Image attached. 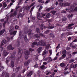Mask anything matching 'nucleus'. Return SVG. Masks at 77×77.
<instances>
[{"instance_id": "nucleus-1", "label": "nucleus", "mask_w": 77, "mask_h": 77, "mask_svg": "<svg viewBox=\"0 0 77 77\" xmlns=\"http://www.w3.org/2000/svg\"><path fill=\"white\" fill-rule=\"evenodd\" d=\"M36 42H34L32 44V48L34 47L35 45H41V46H45V43L42 40H38V39L35 40Z\"/></svg>"}, {"instance_id": "nucleus-2", "label": "nucleus", "mask_w": 77, "mask_h": 77, "mask_svg": "<svg viewBox=\"0 0 77 77\" xmlns=\"http://www.w3.org/2000/svg\"><path fill=\"white\" fill-rule=\"evenodd\" d=\"M76 6V4H73L72 5H71L70 6V9H69L68 11L69 12H76L77 11V7H76L74 9V7Z\"/></svg>"}, {"instance_id": "nucleus-3", "label": "nucleus", "mask_w": 77, "mask_h": 77, "mask_svg": "<svg viewBox=\"0 0 77 77\" xmlns=\"http://www.w3.org/2000/svg\"><path fill=\"white\" fill-rule=\"evenodd\" d=\"M24 53L26 55V56H25V59H28L29 57L28 56H29V55L30 53V51H26L24 52Z\"/></svg>"}, {"instance_id": "nucleus-4", "label": "nucleus", "mask_w": 77, "mask_h": 77, "mask_svg": "<svg viewBox=\"0 0 77 77\" xmlns=\"http://www.w3.org/2000/svg\"><path fill=\"white\" fill-rule=\"evenodd\" d=\"M60 5L61 6H69V5H70V4L69 3L66 2L64 4H63L62 3H61L60 4Z\"/></svg>"}, {"instance_id": "nucleus-5", "label": "nucleus", "mask_w": 77, "mask_h": 77, "mask_svg": "<svg viewBox=\"0 0 77 77\" xmlns=\"http://www.w3.org/2000/svg\"><path fill=\"white\" fill-rule=\"evenodd\" d=\"M7 48L8 50H13L14 48V47L12 46V45H9L8 46Z\"/></svg>"}, {"instance_id": "nucleus-6", "label": "nucleus", "mask_w": 77, "mask_h": 77, "mask_svg": "<svg viewBox=\"0 0 77 77\" xmlns=\"http://www.w3.org/2000/svg\"><path fill=\"white\" fill-rule=\"evenodd\" d=\"M37 16L38 17V18H42V17H43L45 16V14H40V13H38L37 15Z\"/></svg>"}, {"instance_id": "nucleus-7", "label": "nucleus", "mask_w": 77, "mask_h": 77, "mask_svg": "<svg viewBox=\"0 0 77 77\" xmlns=\"http://www.w3.org/2000/svg\"><path fill=\"white\" fill-rule=\"evenodd\" d=\"M17 15V12L14 11V13L11 14L10 17H15Z\"/></svg>"}, {"instance_id": "nucleus-8", "label": "nucleus", "mask_w": 77, "mask_h": 77, "mask_svg": "<svg viewBox=\"0 0 77 77\" xmlns=\"http://www.w3.org/2000/svg\"><path fill=\"white\" fill-rule=\"evenodd\" d=\"M6 43V41L5 39H3L2 41L1 44V46H3L4 44H5Z\"/></svg>"}, {"instance_id": "nucleus-9", "label": "nucleus", "mask_w": 77, "mask_h": 77, "mask_svg": "<svg viewBox=\"0 0 77 77\" xmlns=\"http://www.w3.org/2000/svg\"><path fill=\"white\" fill-rule=\"evenodd\" d=\"M9 54V53L8 52H7V51L6 50H5L4 51V52L3 53V55L4 56H6L8 54Z\"/></svg>"}, {"instance_id": "nucleus-10", "label": "nucleus", "mask_w": 77, "mask_h": 77, "mask_svg": "<svg viewBox=\"0 0 77 77\" xmlns=\"http://www.w3.org/2000/svg\"><path fill=\"white\" fill-rule=\"evenodd\" d=\"M32 60H28L27 62H25L24 63L25 65L26 66H27L28 65L29 63H30V62H31V61Z\"/></svg>"}, {"instance_id": "nucleus-11", "label": "nucleus", "mask_w": 77, "mask_h": 77, "mask_svg": "<svg viewBox=\"0 0 77 77\" xmlns=\"http://www.w3.org/2000/svg\"><path fill=\"white\" fill-rule=\"evenodd\" d=\"M66 57V55L65 54H63L62 55V56L61 57H60L59 58V60H62V59H64Z\"/></svg>"}, {"instance_id": "nucleus-12", "label": "nucleus", "mask_w": 77, "mask_h": 77, "mask_svg": "<svg viewBox=\"0 0 77 77\" xmlns=\"http://www.w3.org/2000/svg\"><path fill=\"white\" fill-rule=\"evenodd\" d=\"M43 49H42V47H40L39 48H38V53H39L41 51H42V50Z\"/></svg>"}, {"instance_id": "nucleus-13", "label": "nucleus", "mask_w": 77, "mask_h": 77, "mask_svg": "<svg viewBox=\"0 0 77 77\" xmlns=\"http://www.w3.org/2000/svg\"><path fill=\"white\" fill-rule=\"evenodd\" d=\"M5 29H3L0 32V35H3V34L5 32Z\"/></svg>"}, {"instance_id": "nucleus-14", "label": "nucleus", "mask_w": 77, "mask_h": 77, "mask_svg": "<svg viewBox=\"0 0 77 77\" xmlns=\"http://www.w3.org/2000/svg\"><path fill=\"white\" fill-rule=\"evenodd\" d=\"M17 31H14L13 32H12L10 33V35H13L14 36H15V35H16V33H17Z\"/></svg>"}, {"instance_id": "nucleus-15", "label": "nucleus", "mask_w": 77, "mask_h": 77, "mask_svg": "<svg viewBox=\"0 0 77 77\" xmlns=\"http://www.w3.org/2000/svg\"><path fill=\"white\" fill-rule=\"evenodd\" d=\"M31 32L32 30L31 29H29L28 30L27 33H28V34L29 35H32L33 34L31 33Z\"/></svg>"}, {"instance_id": "nucleus-16", "label": "nucleus", "mask_w": 77, "mask_h": 77, "mask_svg": "<svg viewBox=\"0 0 77 77\" xmlns=\"http://www.w3.org/2000/svg\"><path fill=\"white\" fill-rule=\"evenodd\" d=\"M14 28L13 26L11 27H10L9 31L11 32L14 30Z\"/></svg>"}, {"instance_id": "nucleus-17", "label": "nucleus", "mask_w": 77, "mask_h": 77, "mask_svg": "<svg viewBox=\"0 0 77 77\" xmlns=\"http://www.w3.org/2000/svg\"><path fill=\"white\" fill-rule=\"evenodd\" d=\"M21 52V48H19L18 49V54H20Z\"/></svg>"}, {"instance_id": "nucleus-18", "label": "nucleus", "mask_w": 77, "mask_h": 77, "mask_svg": "<svg viewBox=\"0 0 77 77\" xmlns=\"http://www.w3.org/2000/svg\"><path fill=\"white\" fill-rule=\"evenodd\" d=\"M32 71H30L28 74H27V76L28 77H30V76H31L32 75Z\"/></svg>"}, {"instance_id": "nucleus-19", "label": "nucleus", "mask_w": 77, "mask_h": 77, "mask_svg": "<svg viewBox=\"0 0 77 77\" xmlns=\"http://www.w3.org/2000/svg\"><path fill=\"white\" fill-rule=\"evenodd\" d=\"M60 66L61 67H63V66H65V64L63 63H61L60 64Z\"/></svg>"}, {"instance_id": "nucleus-20", "label": "nucleus", "mask_w": 77, "mask_h": 77, "mask_svg": "<svg viewBox=\"0 0 77 77\" xmlns=\"http://www.w3.org/2000/svg\"><path fill=\"white\" fill-rule=\"evenodd\" d=\"M51 16V14H50V13H48L46 15V17L47 18H50V17Z\"/></svg>"}, {"instance_id": "nucleus-21", "label": "nucleus", "mask_w": 77, "mask_h": 77, "mask_svg": "<svg viewBox=\"0 0 77 77\" xmlns=\"http://www.w3.org/2000/svg\"><path fill=\"white\" fill-rule=\"evenodd\" d=\"M11 65L13 67H14V62L13 61H11Z\"/></svg>"}, {"instance_id": "nucleus-22", "label": "nucleus", "mask_w": 77, "mask_h": 77, "mask_svg": "<svg viewBox=\"0 0 77 77\" xmlns=\"http://www.w3.org/2000/svg\"><path fill=\"white\" fill-rule=\"evenodd\" d=\"M43 27H44V24H42L40 26V27L41 28V30H43Z\"/></svg>"}, {"instance_id": "nucleus-23", "label": "nucleus", "mask_w": 77, "mask_h": 77, "mask_svg": "<svg viewBox=\"0 0 77 77\" xmlns=\"http://www.w3.org/2000/svg\"><path fill=\"white\" fill-rule=\"evenodd\" d=\"M38 2L41 3H44V1H42V0H39L38 1Z\"/></svg>"}, {"instance_id": "nucleus-24", "label": "nucleus", "mask_w": 77, "mask_h": 77, "mask_svg": "<svg viewBox=\"0 0 77 77\" xmlns=\"http://www.w3.org/2000/svg\"><path fill=\"white\" fill-rule=\"evenodd\" d=\"M3 6L4 8H6L7 6V5L6 4V2H5L3 4Z\"/></svg>"}, {"instance_id": "nucleus-25", "label": "nucleus", "mask_w": 77, "mask_h": 77, "mask_svg": "<svg viewBox=\"0 0 77 77\" xmlns=\"http://www.w3.org/2000/svg\"><path fill=\"white\" fill-rule=\"evenodd\" d=\"M74 24L73 23H72L68 25V27H70L71 26H74Z\"/></svg>"}, {"instance_id": "nucleus-26", "label": "nucleus", "mask_w": 77, "mask_h": 77, "mask_svg": "<svg viewBox=\"0 0 77 77\" xmlns=\"http://www.w3.org/2000/svg\"><path fill=\"white\" fill-rule=\"evenodd\" d=\"M35 38H39V37L38 36V35L37 34L35 35Z\"/></svg>"}, {"instance_id": "nucleus-27", "label": "nucleus", "mask_w": 77, "mask_h": 77, "mask_svg": "<svg viewBox=\"0 0 77 77\" xmlns=\"http://www.w3.org/2000/svg\"><path fill=\"white\" fill-rule=\"evenodd\" d=\"M5 77H9V74L8 73H5Z\"/></svg>"}, {"instance_id": "nucleus-28", "label": "nucleus", "mask_w": 77, "mask_h": 77, "mask_svg": "<svg viewBox=\"0 0 77 77\" xmlns=\"http://www.w3.org/2000/svg\"><path fill=\"white\" fill-rule=\"evenodd\" d=\"M56 12L55 11H52L51 12V14H52L53 15H54Z\"/></svg>"}, {"instance_id": "nucleus-29", "label": "nucleus", "mask_w": 77, "mask_h": 77, "mask_svg": "<svg viewBox=\"0 0 77 77\" xmlns=\"http://www.w3.org/2000/svg\"><path fill=\"white\" fill-rule=\"evenodd\" d=\"M45 66L43 65L40 68H41V69H44V68H45Z\"/></svg>"}, {"instance_id": "nucleus-30", "label": "nucleus", "mask_w": 77, "mask_h": 77, "mask_svg": "<svg viewBox=\"0 0 77 77\" xmlns=\"http://www.w3.org/2000/svg\"><path fill=\"white\" fill-rule=\"evenodd\" d=\"M52 72L53 73V74H52V75H50V77H54V75L55 74V73H54V72Z\"/></svg>"}, {"instance_id": "nucleus-31", "label": "nucleus", "mask_w": 77, "mask_h": 77, "mask_svg": "<svg viewBox=\"0 0 77 77\" xmlns=\"http://www.w3.org/2000/svg\"><path fill=\"white\" fill-rule=\"evenodd\" d=\"M36 32L37 33H40V30H39V29L37 28L36 30Z\"/></svg>"}, {"instance_id": "nucleus-32", "label": "nucleus", "mask_w": 77, "mask_h": 77, "mask_svg": "<svg viewBox=\"0 0 77 77\" xmlns=\"http://www.w3.org/2000/svg\"><path fill=\"white\" fill-rule=\"evenodd\" d=\"M2 65V64L1 63H0V68H2V69H4V67H3V66H1Z\"/></svg>"}, {"instance_id": "nucleus-33", "label": "nucleus", "mask_w": 77, "mask_h": 77, "mask_svg": "<svg viewBox=\"0 0 77 77\" xmlns=\"http://www.w3.org/2000/svg\"><path fill=\"white\" fill-rule=\"evenodd\" d=\"M62 54H65L66 53V50H63L62 51Z\"/></svg>"}, {"instance_id": "nucleus-34", "label": "nucleus", "mask_w": 77, "mask_h": 77, "mask_svg": "<svg viewBox=\"0 0 77 77\" xmlns=\"http://www.w3.org/2000/svg\"><path fill=\"white\" fill-rule=\"evenodd\" d=\"M50 36H51V37H52L53 38H54V35H53L52 33H51L50 34Z\"/></svg>"}, {"instance_id": "nucleus-35", "label": "nucleus", "mask_w": 77, "mask_h": 77, "mask_svg": "<svg viewBox=\"0 0 77 77\" xmlns=\"http://www.w3.org/2000/svg\"><path fill=\"white\" fill-rule=\"evenodd\" d=\"M19 36H20V39H21V37H23V34H21V32H20V34H19Z\"/></svg>"}, {"instance_id": "nucleus-36", "label": "nucleus", "mask_w": 77, "mask_h": 77, "mask_svg": "<svg viewBox=\"0 0 77 77\" xmlns=\"http://www.w3.org/2000/svg\"><path fill=\"white\" fill-rule=\"evenodd\" d=\"M46 27V28H48V29H53L54 28V27L52 26H50L49 27H48V28H47V27Z\"/></svg>"}, {"instance_id": "nucleus-37", "label": "nucleus", "mask_w": 77, "mask_h": 77, "mask_svg": "<svg viewBox=\"0 0 77 77\" xmlns=\"http://www.w3.org/2000/svg\"><path fill=\"white\" fill-rule=\"evenodd\" d=\"M13 5V3H11L10 5H8V8H9L11 7V6H12Z\"/></svg>"}, {"instance_id": "nucleus-38", "label": "nucleus", "mask_w": 77, "mask_h": 77, "mask_svg": "<svg viewBox=\"0 0 77 77\" xmlns=\"http://www.w3.org/2000/svg\"><path fill=\"white\" fill-rule=\"evenodd\" d=\"M74 61V60L71 59L69 61V63H72Z\"/></svg>"}, {"instance_id": "nucleus-39", "label": "nucleus", "mask_w": 77, "mask_h": 77, "mask_svg": "<svg viewBox=\"0 0 77 77\" xmlns=\"http://www.w3.org/2000/svg\"><path fill=\"white\" fill-rule=\"evenodd\" d=\"M48 59L49 61H52V59H51V57H48Z\"/></svg>"}, {"instance_id": "nucleus-40", "label": "nucleus", "mask_w": 77, "mask_h": 77, "mask_svg": "<svg viewBox=\"0 0 77 77\" xmlns=\"http://www.w3.org/2000/svg\"><path fill=\"white\" fill-rule=\"evenodd\" d=\"M73 68H77V64H75L73 66Z\"/></svg>"}, {"instance_id": "nucleus-41", "label": "nucleus", "mask_w": 77, "mask_h": 77, "mask_svg": "<svg viewBox=\"0 0 77 77\" xmlns=\"http://www.w3.org/2000/svg\"><path fill=\"white\" fill-rule=\"evenodd\" d=\"M77 52H74L72 53V54L74 56V55H75V54H77Z\"/></svg>"}, {"instance_id": "nucleus-42", "label": "nucleus", "mask_w": 77, "mask_h": 77, "mask_svg": "<svg viewBox=\"0 0 77 77\" xmlns=\"http://www.w3.org/2000/svg\"><path fill=\"white\" fill-rule=\"evenodd\" d=\"M46 52H47V51H44L43 52L42 54L43 55H44L45 54H46Z\"/></svg>"}, {"instance_id": "nucleus-43", "label": "nucleus", "mask_w": 77, "mask_h": 77, "mask_svg": "<svg viewBox=\"0 0 77 77\" xmlns=\"http://www.w3.org/2000/svg\"><path fill=\"white\" fill-rule=\"evenodd\" d=\"M29 9H30V8H29V6H27L26 7V9L27 10H29Z\"/></svg>"}, {"instance_id": "nucleus-44", "label": "nucleus", "mask_w": 77, "mask_h": 77, "mask_svg": "<svg viewBox=\"0 0 77 77\" xmlns=\"http://www.w3.org/2000/svg\"><path fill=\"white\" fill-rule=\"evenodd\" d=\"M39 35L41 36H42V37H44V36H45V35H44L43 34H41V33H40L39 34Z\"/></svg>"}, {"instance_id": "nucleus-45", "label": "nucleus", "mask_w": 77, "mask_h": 77, "mask_svg": "<svg viewBox=\"0 0 77 77\" xmlns=\"http://www.w3.org/2000/svg\"><path fill=\"white\" fill-rule=\"evenodd\" d=\"M42 9V6H40V8H39V9H38V11L39 12L40 11H41V9Z\"/></svg>"}, {"instance_id": "nucleus-46", "label": "nucleus", "mask_w": 77, "mask_h": 77, "mask_svg": "<svg viewBox=\"0 0 77 77\" xmlns=\"http://www.w3.org/2000/svg\"><path fill=\"white\" fill-rule=\"evenodd\" d=\"M24 39L25 41H27V36H26L24 37Z\"/></svg>"}, {"instance_id": "nucleus-47", "label": "nucleus", "mask_w": 77, "mask_h": 77, "mask_svg": "<svg viewBox=\"0 0 77 77\" xmlns=\"http://www.w3.org/2000/svg\"><path fill=\"white\" fill-rule=\"evenodd\" d=\"M19 28V26H15V29H18Z\"/></svg>"}, {"instance_id": "nucleus-48", "label": "nucleus", "mask_w": 77, "mask_h": 77, "mask_svg": "<svg viewBox=\"0 0 77 77\" xmlns=\"http://www.w3.org/2000/svg\"><path fill=\"white\" fill-rule=\"evenodd\" d=\"M4 21V19H2L0 20V21L1 22V24H2V23H3V21Z\"/></svg>"}, {"instance_id": "nucleus-49", "label": "nucleus", "mask_w": 77, "mask_h": 77, "mask_svg": "<svg viewBox=\"0 0 77 77\" xmlns=\"http://www.w3.org/2000/svg\"><path fill=\"white\" fill-rule=\"evenodd\" d=\"M38 60V56H37L35 58V60H36V61H37V60Z\"/></svg>"}, {"instance_id": "nucleus-50", "label": "nucleus", "mask_w": 77, "mask_h": 77, "mask_svg": "<svg viewBox=\"0 0 77 77\" xmlns=\"http://www.w3.org/2000/svg\"><path fill=\"white\" fill-rule=\"evenodd\" d=\"M60 45V44H59L56 47V48H59Z\"/></svg>"}, {"instance_id": "nucleus-51", "label": "nucleus", "mask_w": 77, "mask_h": 77, "mask_svg": "<svg viewBox=\"0 0 77 77\" xmlns=\"http://www.w3.org/2000/svg\"><path fill=\"white\" fill-rule=\"evenodd\" d=\"M15 58V57L14 55L12 56L11 57V59H14Z\"/></svg>"}, {"instance_id": "nucleus-52", "label": "nucleus", "mask_w": 77, "mask_h": 77, "mask_svg": "<svg viewBox=\"0 0 77 77\" xmlns=\"http://www.w3.org/2000/svg\"><path fill=\"white\" fill-rule=\"evenodd\" d=\"M8 20H9V17L7 16V23H8Z\"/></svg>"}, {"instance_id": "nucleus-53", "label": "nucleus", "mask_w": 77, "mask_h": 77, "mask_svg": "<svg viewBox=\"0 0 77 77\" xmlns=\"http://www.w3.org/2000/svg\"><path fill=\"white\" fill-rule=\"evenodd\" d=\"M63 21H65L66 20V18L65 17H64L62 19Z\"/></svg>"}, {"instance_id": "nucleus-54", "label": "nucleus", "mask_w": 77, "mask_h": 77, "mask_svg": "<svg viewBox=\"0 0 77 77\" xmlns=\"http://www.w3.org/2000/svg\"><path fill=\"white\" fill-rule=\"evenodd\" d=\"M71 39V37H69L68 38V41H69Z\"/></svg>"}, {"instance_id": "nucleus-55", "label": "nucleus", "mask_w": 77, "mask_h": 77, "mask_svg": "<svg viewBox=\"0 0 77 77\" xmlns=\"http://www.w3.org/2000/svg\"><path fill=\"white\" fill-rule=\"evenodd\" d=\"M35 5V3H32V4H31V5H30V7H32V6H33V5Z\"/></svg>"}, {"instance_id": "nucleus-56", "label": "nucleus", "mask_w": 77, "mask_h": 77, "mask_svg": "<svg viewBox=\"0 0 77 77\" xmlns=\"http://www.w3.org/2000/svg\"><path fill=\"white\" fill-rule=\"evenodd\" d=\"M61 13H66V11L63 10H62V11H61Z\"/></svg>"}, {"instance_id": "nucleus-57", "label": "nucleus", "mask_w": 77, "mask_h": 77, "mask_svg": "<svg viewBox=\"0 0 77 77\" xmlns=\"http://www.w3.org/2000/svg\"><path fill=\"white\" fill-rule=\"evenodd\" d=\"M29 50L30 51H33L34 50L31 48H29Z\"/></svg>"}, {"instance_id": "nucleus-58", "label": "nucleus", "mask_w": 77, "mask_h": 77, "mask_svg": "<svg viewBox=\"0 0 77 77\" xmlns=\"http://www.w3.org/2000/svg\"><path fill=\"white\" fill-rule=\"evenodd\" d=\"M50 9H51V8H49L46 10V11H50Z\"/></svg>"}, {"instance_id": "nucleus-59", "label": "nucleus", "mask_w": 77, "mask_h": 77, "mask_svg": "<svg viewBox=\"0 0 77 77\" xmlns=\"http://www.w3.org/2000/svg\"><path fill=\"white\" fill-rule=\"evenodd\" d=\"M49 51L50 54V55H51V54H52V50H50Z\"/></svg>"}, {"instance_id": "nucleus-60", "label": "nucleus", "mask_w": 77, "mask_h": 77, "mask_svg": "<svg viewBox=\"0 0 77 77\" xmlns=\"http://www.w3.org/2000/svg\"><path fill=\"white\" fill-rule=\"evenodd\" d=\"M58 2H60V3H62L63 2V0H58Z\"/></svg>"}, {"instance_id": "nucleus-61", "label": "nucleus", "mask_w": 77, "mask_h": 77, "mask_svg": "<svg viewBox=\"0 0 77 77\" xmlns=\"http://www.w3.org/2000/svg\"><path fill=\"white\" fill-rule=\"evenodd\" d=\"M68 73H69V72H65L64 73V74L65 75H66V74H68Z\"/></svg>"}, {"instance_id": "nucleus-62", "label": "nucleus", "mask_w": 77, "mask_h": 77, "mask_svg": "<svg viewBox=\"0 0 77 77\" xmlns=\"http://www.w3.org/2000/svg\"><path fill=\"white\" fill-rule=\"evenodd\" d=\"M57 56H56L54 59V60H57Z\"/></svg>"}, {"instance_id": "nucleus-63", "label": "nucleus", "mask_w": 77, "mask_h": 77, "mask_svg": "<svg viewBox=\"0 0 77 77\" xmlns=\"http://www.w3.org/2000/svg\"><path fill=\"white\" fill-rule=\"evenodd\" d=\"M49 33V30H47L45 32V33Z\"/></svg>"}, {"instance_id": "nucleus-64", "label": "nucleus", "mask_w": 77, "mask_h": 77, "mask_svg": "<svg viewBox=\"0 0 77 77\" xmlns=\"http://www.w3.org/2000/svg\"><path fill=\"white\" fill-rule=\"evenodd\" d=\"M71 54H69V56H68V58H71Z\"/></svg>"}]
</instances>
